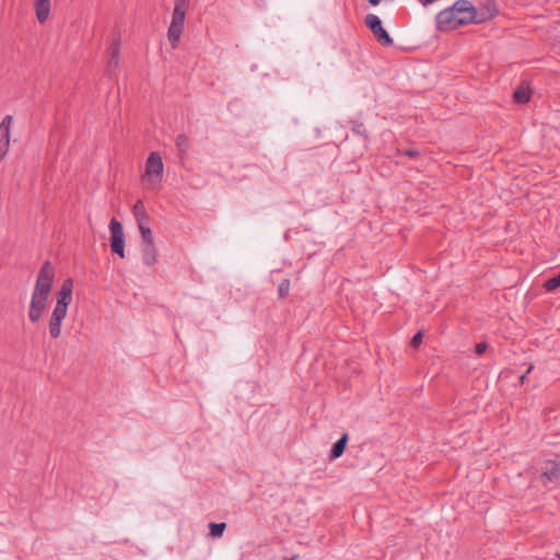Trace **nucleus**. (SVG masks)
I'll use <instances>...</instances> for the list:
<instances>
[{"label":"nucleus","mask_w":560,"mask_h":560,"mask_svg":"<svg viewBox=\"0 0 560 560\" xmlns=\"http://www.w3.org/2000/svg\"><path fill=\"white\" fill-rule=\"evenodd\" d=\"M295 558H298V556H293L291 558H283V560H295Z\"/></svg>","instance_id":"nucleus-34"},{"label":"nucleus","mask_w":560,"mask_h":560,"mask_svg":"<svg viewBox=\"0 0 560 560\" xmlns=\"http://www.w3.org/2000/svg\"><path fill=\"white\" fill-rule=\"evenodd\" d=\"M349 124H350V127H351V130L353 133L363 137L364 140H366V141L369 140V138H370L369 131L362 121L350 120Z\"/></svg>","instance_id":"nucleus-18"},{"label":"nucleus","mask_w":560,"mask_h":560,"mask_svg":"<svg viewBox=\"0 0 560 560\" xmlns=\"http://www.w3.org/2000/svg\"><path fill=\"white\" fill-rule=\"evenodd\" d=\"M475 7L468 0H457L452 7L440 11L436 16V28L440 32H450L459 26L474 23Z\"/></svg>","instance_id":"nucleus-1"},{"label":"nucleus","mask_w":560,"mask_h":560,"mask_svg":"<svg viewBox=\"0 0 560 560\" xmlns=\"http://www.w3.org/2000/svg\"><path fill=\"white\" fill-rule=\"evenodd\" d=\"M175 144L179 156L183 159L190 148L189 138L186 135L180 133L176 137Z\"/></svg>","instance_id":"nucleus-17"},{"label":"nucleus","mask_w":560,"mask_h":560,"mask_svg":"<svg viewBox=\"0 0 560 560\" xmlns=\"http://www.w3.org/2000/svg\"><path fill=\"white\" fill-rule=\"evenodd\" d=\"M189 0H174L172 22L184 25Z\"/></svg>","instance_id":"nucleus-8"},{"label":"nucleus","mask_w":560,"mask_h":560,"mask_svg":"<svg viewBox=\"0 0 560 560\" xmlns=\"http://www.w3.org/2000/svg\"><path fill=\"white\" fill-rule=\"evenodd\" d=\"M365 26L373 34L374 38L384 47H389L393 45L394 40L388 34V32L384 28L382 20L373 14H366L364 19Z\"/></svg>","instance_id":"nucleus-2"},{"label":"nucleus","mask_w":560,"mask_h":560,"mask_svg":"<svg viewBox=\"0 0 560 560\" xmlns=\"http://www.w3.org/2000/svg\"><path fill=\"white\" fill-rule=\"evenodd\" d=\"M145 212H147V211H145V209H144V206H143L142 200H138V201L133 205V207H132V213H133L135 218H136V217H139V215H141V213H145Z\"/></svg>","instance_id":"nucleus-26"},{"label":"nucleus","mask_w":560,"mask_h":560,"mask_svg":"<svg viewBox=\"0 0 560 560\" xmlns=\"http://www.w3.org/2000/svg\"><path fill=\"white\" fill-rule=\"evenodd\" d=\"M498 9L494 3H489L488 5L477 9L475 8V19L472 24L485 23L498 14Z\"/></svg>","instance_id":"nucleus-7"},{"label":"nucleus","mask_w":560,"mask_h":560,"mask_svg":"<svg viewBox=\"0 0 560 560\" xmlns=\"http://www.w3.org/2000/svg\"><path fill=\"white\" fill-rule=\"evenodd\" d=\"M35 12L39 23H45L50 12V0H35Z\"/></svg>","instance_id":"nucleus-11"},{"label":"nucleus","mask_w":560,"mask_h":560,"mask_svg":"<svg viewBox=\"0 0 560 560\" xmlns=\"http://www.w3.org/2000/svg\"><path fill=\"white\" fill-rule=\"evenodd\" d=\"M398 154L408 156L410 159H415L420 155L419 151L415 149L398 150Z\"/></svg>","instance_id":"nucleus-29"},{"label":"nucleus","mask_w":560,"mask_h":560,"mask_svg":"<svg viewBox=\"0 0 560 560\" xmlns=\"http://www.w3.org/2000/svg\"><path fill=\"white\" fill-rule=\"evenodd\" d=\"M163 176V162L162 158L158 152H151L147 163L145 173L142 176L143 182H160Z\"/></svg>","instance_id":"nucleus-6"},{"label":"nucleus","mask_w":560,"mask_h":560,"mask_svg":"<svg viewBox=\"0 0 560 560\" xmlns=\"http://www.w3.org/2000/svg\"><path fill=\"white\" fill-rule=\"evenodd\" d=\"M560 478V464L550 463L540 475L541 482L546 486Z\"/></svg>","instance_id":"nucleus-9"},{"label":"nucleus","mask_w":560,"mask_h":560,"mask_svg":"<svg viewBox=\"0 0 560 560\" xmlns=\"http://www.w3.org/2000/svg\"><path fill=\"white\" fill-rule=\"evenodd\" d=\"M348 441H349V435L348 433H343L341 434V436L332 444L331 446V450H330V453H329V458L332 460V459H337L339 458L340 456H342V454L345 453L346 451V447H347V444H348Z\"/></svg>","instance_id":"nucleus-10"},{"label":"nucleus","mask_w":560,"mask_h":560,"mask_svg":"<svg viewBox=\"0 0 560 560\" xmlns=\"http://www.w3.org/2000/svg\"><path fill=\"white\" fill-rule=\"evenodd\" d=\"M530 370H532V366L526 371V373H524V374L520 377V381H521V383H522V384L524 383V381H525V378H526V375L530 372Z\"/></svg>","instance_id":"nucleus-32"},{"label":"nucleus","mask_w":560,"mask_h":560,"mask_svg":"<svg viewBox=\"0 0 560 560\" xmlns=\"http://www.w3.org/2000/svg\"><path fill=\"white\" fill-rule=\"evenodd\" d=\"M49 295L50 294L33 290L28 308V319L33 324L38 323L45 313L48 305Z\"/></svg>","instance_id":"nucleus-5"},{"label":"nucleus","mask_w":560,"mask_h":560,"mask_svg":"<svg viewBox=\"0 0 560 560\" xmlns=\"http://www.w3.org/2000/svg\"><path fill=\"white\" fill-rule=\"evenodd\" d=\"M558 288H560V272L547 279L544 283V289L547 292H553Z\"/></svg>","instance_id":"nucleus-20"},{"label":"nucleus","mask_w":560,"mask_h":560,"mask_svg":"<svg viewBox=\"0 0 560 560\" xmlns=\"http://www.w3.org/2000/svg\"><path fill=\"white\" fill-rule=\"evenodd\" d=\"M67 312H68L67 305H63V304L60 305L59 303H56L51 314L59 318H66Z\"/></svg>","instance_id":"nucleus-24"},{"label":"nucleus","mask_w":560,"mask_h":560,"mask_svg":"<svg viewBox=\"0 0 560 560\" xmlns=\"http://www.w3.org/2000/svg\"><path fill=\"white\" fill-rule=\"evenodd\" d=\"M532 91L528 85L522 83L518 85L513 93V101L516 104H526L530 101Z\"/></svg>","instance_id":"nucleus-13"},{"label":"nucleus","mask_w":560,"mask_h":560,"mask_svg":"<svg viewBox=\"0 0 560 560\" xmlns=\"http://www.w3.org/2000/svg\"><path fill=\"white\" fill-rule=\"evenodd\" d=\"M11 121H12V116L7 115V116L3 118L2 122L0 124V128H3V127H4V129H5L7 131H9V128H10Z\"/></svg>","instance_id":"nucleus-31"},{"label":"nucleus","mask_w":560,"mask_h":560,"mask_svg":"<svg viewBox=\"0 0 560 560\" xmlns=\"http://www.w3.org/2000/svg\"><path fill=\"white\" fill-rule=\"evenodd\" d=\"M226 528L225 523H210L209 524V536L212 538H219L223 535Z\"/></svg>","instance_id":"nucleus-19"},{"label":"nucleus","mask_w":560,"mask_h":560,"mask_svg":"<svg viewBox=\"0 0 560 560\" xmlns=\"http://www.w3.org/2000/svg\"><path fill=\"white\" fill-rule=\"evenodd\" d=\"M290 285H291L290 279H283L280 282L279 288H278L279 299H285L288 296L289 291H290Z\"/></svg>","instance_id":"nucleus-22"},{"label":"nucleus","mask_w":560,"mask_h":560,"mask_svg":"<svg viewBox=\"0 0 560 560\" xmlns=\"http://www.w3.org/2000/svg\"><path fill=\"white\" fill-rule=\"evenodd\" d=\"M110 57L108 60L109 68H116L119 65V51H120V40L119 38H115L110 45Z\"/></svg>","instance_id":"nucleus-15"},{"label":"nucleus","mask_w":560,"mask_h":560,"mask_svg":"<svg viewBox=\"0 0 560 560\" xmlns=\"http://www.w3.org/2000/svg\"><path fill=\"white\" fill-rule=\"evenodd\" d=\"M371 5H377L381 0H368Z\"/></svg>","instance_id":"nucleus-33"},{"label":"nucleus","mask_w":560,"mask_h":560,"mask_svg":"<svg viewBox=\"0 0 560 560\" xmlns=\"http://www.w3.org/2000/svg\"><path fill=\"white\" fill-rule=\"evenodd\" d=\"M109 245L113 254L118 255L120 258H125V234L122 224L113 218L109 222Z\"/></svg>","instance_id":"nucleus-3"},{"label":"nucleus","mask_w":560,"mask_h":560,"mask_svg":"<svg viewBox=\"0 0 560 560\" xmlns=\"http://www.w3.org/2000/svg\"><path fill=\"white\" fill-rule=\"evenodd\" d=\"M184 32V25L171 23L167 31V38L171 43L172 48H176L178 46L180 36Z\"/></svg>","instance_id":"nucleus-14"},{"label":"nucleus","mask_w":560,"mask_h":560,"mask_svg":"<svg viewBox=\"0 0 560 560\" xmlns=\"http://www.w3.org/2000/svg\"><path fill=\"white\" fill-rule=\"evenodd\" d=\"M56 298H57L56 303H59L60 305L63 304V305L69 306L72 301V295L68 296V293H63L60 291L57 292Z\"/></svg>","instance_id":"nucleus-25"},{"label":"nucleus","mask_w":560,"mask_h":560,"mask_svg":"<svg viewBox=\"0 0 560 560\" xmlns=\"http://www.w3.org/2000/svg\"><path fill=\"white\" fill-rule=\"evenodd\" d=\"M55 279V267L49 260L43 262L34 285L35 291L50 294Z\"/></svg>","instance_id":"nucleus-4"},{"label":"nucleus","mask_w":560,"mask_h":560,"mask_svg":"<svg viewBox=\"0 0 560 560\" xmlns=\"http://www.w3.org/2000/svg\"><path fill=\"white\" fill-rule=\"evenodd\" d=\"M487 348H488L487 342H479L475 346V353L477 355H482L486 352Z\"/></svg>","instance_id":"nucleus-30"},{"label":"nucleus","mask_w":560,"mask_h":560,"mask_svg":"<svg viewBox=\"0 0 560 560\" xmlns=\"http://www.w3.org/2000/svg\"><path fill=\"white\" fill-rule=\"evenodd\" d=\"M63 319L65 318H59L51 314L49 324H48V330H49V335L52 339H57L60 337L61 323Z\"/></svg>","instance_id":"nucleus-16"},{"label":"nucleus","mask_w":560,"mask_h":560,"mask_svg":"<svg viewBox=\"0 0 560 560\" xmlns=\"http://www.w3.org/2000/svg\"><path fill=\"white\" fill-rule=\"evenodd\" d=\"M72 290H73V280H72V278H67L63 280V282L58 291L68 293V296H71Z\"/></svg>","instance_id":"nucleus-23"},{"label":"nucleus","mask_w":560,"mask_h":560,"mask_svg":"<svg viewBox=\"0 0 560 560\" xmlns=\"http://www.w3.org/2000/svg\"><path fill=\"white\" fill-rule=\"evenodd\" d=\"M136 220H137L139 229H141V225L149 226L150 217H149V214L147 212L145 213H141V215H139V217H136Z\"/></svg>","instance_id":"nucleus-28"},{"label":"nucleus","mask_w":560,"mask_h":560,"mask_svg":"<svg viewBox=\"0 0 560 560\" xmlns=\"http://www.w3.org/2000/svg\"><path fill=\"white\" fill-rule=\"evenodd\" d=\"M141 233V244H154L153 242V233L150 226L141 225L139 229Z\"/></svg>","instance_id":"nucleus-21"},{"label":"nucleus","mask_w":560,"mask_h":560,"mask_svg":"<svg viewBox=\"0 0 560 560\" xmlns=\"http://www.w3.org/2000/svg\"><path fill=\"white\" fill-rule=\"evenodd\" d=\"M422 339H423V332L417 331L410 341V346L412 348H418L422 343Z\"/></svg>","instance_id":"nucleus-27"},{"label":"nucleus","mask_w":560,"mask_h":560,"mask_svg":"<svg viewBox=\"0 0 560 560\" xmlns=\"http://www.w3.org/2000/svg\"><path fill=\"white\" fill-rule=\"evenodd\" d=\"M141 254H142V261L144 265L151 267L153 266L158 259V253L154 244H141Z\"/></svg>","instance_id":"nucleus-12"}]
</instances>
